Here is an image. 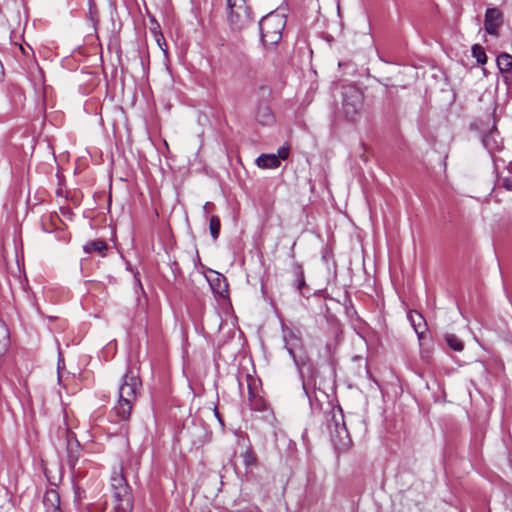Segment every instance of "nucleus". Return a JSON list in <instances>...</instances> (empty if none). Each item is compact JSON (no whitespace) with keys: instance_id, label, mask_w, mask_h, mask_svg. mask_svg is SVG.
Listing matches in <instances>:
<instances>
[{"instance_id":"nucleus-3","label":"nucleus","mask_w":512,"mask_h":512,"mask_svg":"<svg viewBox=\"0 0 512 512\" xmlns=\"http://www.w3.org/2000/svg\"><path fill=\"white\" fill-rule=\"evenodd\" d=\"M364 95L354 85L342 87V112L351 121H355L363 109Z\"/></svg>"},{"instance_id":"nucleus-6","label":"nucleus","mask_w":512,"mask_h":512,"mask_svg":"<svg viewBox=\"0 0 512 512\" xmlns=\"http://www.w3.org/2000/svg\"><path fill=\"white\" fill-rule=\"evenodd\" d=\"M115 500L114 509L116 512H131L133 508V499L128 485H122L113 491Z\"/></svg>"},{"instance_id":"nucleus-15","label":"nucleus","mask_w":512,"mask_h":512,"mask_svg":"<svg viewBox=\"0 0 512 512\" xmlns=\"http://www.w3.org/2000/svg\"><path fill=\"white\" fill-rule=\"evenodd\" d=\"M497 65L502 72H509L512 69V56L507 53L497 57Z\"/></svg>"},{"instance_id":"nucleus-20","label":"nucleus","mask_w":512,"mask_h":512,"mask_svg":"<svg viewBox=\"0 0 512 512\" xmlns=\"http://www.w3.org/2000/svg\"><path fill=\"white\" fill-rule=\"evenodd\" d=\"M151 24H152V26L150 27V30L154 34L158 45L162 48L161 40L164 41V39H163V35L161 34V32L159 30L160 25L154 18L151 19Z\"/></svg>"},{"instance_id":"nucleus-25","label":"nucleus","mask_w":512,"mask_h":512,"mask_svg":"<svg viewBox=\"0 0 512 512\" xmlns=\"http://www.w3.org/2000/svg\"><path fill=\"white\" fill-rule=\"evenodd\" d=\"M214 415H215V417L218 419V421H219L220 423H222V420H221V418H220V414H219V412H218L217 408H214Z\"/></svg>"},{"instance_id":"nucleus-14","label":"nucleus","mask_w":512,"mask_h":512,"mask_svg":"<svg viewBox=\"0 0 512 512\" xmlns=\"http://www.w3.org/2000/svg\"><path fill=\"white\" fill-rule=\"evenodd\" d=\"M10 345V336L8 328L2 322H0V355L4 354Z\"/></svg>"},{"instance_id":"nucleus-26","label":"nucleus","mask_w":512,"mask_h":512,"mask_svg":"<svg viewBox=\"0 0 512 512\" xmlns=\"http://www.w3.org/2000/svg\"><path fill=\"white\" fill-rule=\"evenodd\" d=\"M212 204L210 202H206L203 206V210L205 213H208V208L211 206Z\"/></svg>"},{"instance_id":"nucleus-17","label":"nucleus","mask_w":512,"mask_h":512,"mask_svg":"<svg viewBox=\"0 0 512 512\" xmlns=\"http://www.w3.org/2000/svg\"><path fill=\"white\" fill-rule=\"evenodd\" d=\"M221 223L217 216H212L209 221V230L212 238L216 240L220 234Z\"/></svg>"},{"instance_id":"nucleus-24","label":"nucleus","mask_w":512,"mask_h":512,"mask_svg":"<svg viewBox=\"0 0 512 512\" xmlns=\"http://www.w3.org/2000/svg\"><path fill=\"white\" fill-rule=\"evenodd\" d=\"M276 157H278V160H286L289 156V147L288 146H281L277 150V154H275Z\"/></svg>"},{"instance_id":"nucleus-11","label":"nucleus","mask_w":512,"mask_h":512,"mask_svg":"<svg viewBox=\"0 0 512 512\" xmlns=\"http://www.w3.org/2000/svg\"><path fill=\"white\" fill-rule=\"evenodd\" d=\"M257 165L263 169H275L280 166V160L275 154H262L257 160Z\"/></svg>"},{"instance_id":"nucleus-7","label":"nucleus","mask_w":512,"mask_h":512,"mask_svg":"<svg viewBox=\"0 0 512 512\" xmlns=\"http://www.w3.org/2000/svg\"><path fill=\"white\" fill-rule=\"evenodd\" d=\"M482 143L490 154L502 149V140L496 129H491L488 133L483 135Z\"/></svg>"},{"instance_id":"nucleus-9","label":"nucleus","mask_w":512,"mask_h":512,"mask_svg":"<svg viewBox=\"0 0 512 512\" xmlns=\"http://www.w3.org/2000/svg\"><path fill=\"white\" fill-rule=\"evenodd\" d=\"M331 437L337 450L341 451L348 448L350 439L344 423L341 426L336 423V435H332Z\"/></svg>"},{"instance_id":"nucleus-23","label":"nucleus","mask_w":512,"mask_h":512,"mask_svg":"<svg viewBox=\"0 0 512 512\" xmlns=\"http://www.w3.org/2000/svg\"><path fill=\"white\" fill-rule=\"evenodd\" d=\"M243 462L246 467L256 465L257 460L252 451H245V453L243 454Z\"/></svg>"},{"instance_id":"nucleus-2","label":"nucleus","mask_w":512,"mask_h":512,"mask_svg":"<svg viewBox=\"0 0 512 512\" xmlns=\"http://www.w3.org/2000/svg\"><path fill=\"white\" fill-rule=\"evenodd\" d=\"M286 18L279 12H270L259 22L261 41L266 47L274 46L282 38Z\"/></svg>"},{"instance_id":"nucleus-13","label":"nucleus","mask_w":512,"mask_h":512,"mask_svg":"<svg viewBox=\"0 0 512 512\" xmlns=\"http://www.w3.org/2000/svg\"><path fill=\"white\" fill-rule=\"evenodd\" d=\"M83 249L85 253L88 254L97 252L100 255H104L105 251L107 250V244L103 240H94L86 243Z\"/></svg>"},{"instance_id":"nucleus-10","label":"nucleus","mask_w":512,"mask_h":512,"mask_svg":"<svg viewBox=\"0 0 512 512\" xmlns=\"http://www.w3.org/2000/svg\"><path fill=\"white\" fill-rule=\"evenodd\" d=\"M256 120L261 125H269L273 122L274 116L271 109L266 104H260L256 110Z\"/></svg>"},{"instance_id":"nucleus-12","label":"nucleus","mask_w":512,"mask_h":512,"mask_svg":"<svg viewBox=\"0 0 512 512\" xmlns=\"http://www.w3.org/2000/svg\"><path fill=\"white\" fill-rule=\"evenodd\" d=\"M408 318L418 337L421 338L422 334L426 330V323L424 321L423 316L416 311H412L408 314Z\"/></svg>"},{"instance_id":"nucleus-22","label":"nucleus","mask_w":512,"mask_h":512,"mask_svg":"<svg viewBox=\"0 0 512 512\" xmlns=\"http://www.w3.org/2000/svg\"><path fill=\"white\" fill-rule=\"evenodd\" d=\"M111 485L113 487V490H117L118 487H121L122 485H128L124 476L122 474H115L111 478Z\"/></svg>"},{"instance_id":"nucleus-21","label":"nucleus","mask_w":512,"mask_h":512,"mask_svg":"<svg viewBox=\"0 0 512 512\" xmlns=\"http://www.w3.org/2000/svg\"><path fill=\"white\" fill-rule=\"evenodd\" d=\"M295 274L297 276V289L300 293H302L303 287L306 285V283L304 279V273L300 265L295 266Z\"/></svg>"},{"instance_id":"nucleus-1","label":"nucleus","mask_w":512,"mask_h":512,"mask_svg":"<svg viewBox=\"0 0 512 512\" xmlns=\"http://www.w3.org/2000/svg\"><path fill=\"white\" fill-rule=\"evenodd\" d=\"M140 387L141 381L139 377L128 370L122 377V383L118 390V401L109 413L111 422L121 423L128 421Z\"/></svg>"},{"instance_id":"nucleus-18","label":"nucleus","mask_w":512,"mask_h":512,"mask_svg":"<svg viewBox=\"0 0 512 512\" xmlns=\"http://www.w3.org/2000/svg\"><path fill=\"white\" fill-rule=\"evenodd\" d=\"M472 56L476 59L477 63L479 64L483 65L487 62L486 53L484 49L478 44H475L472 47Z\"/></svg>"},{"instance_id":"nucleus-19","label":"nucleus","mask_w":512,"mask_h":512,"mask_svg":"<svg viewBox=\"0 0 512 512\" xmlns=\"http://www.w3.org/2000/svg\"><path fill=\"white\" fill-rule=\"evenodd\" d=\"M212 289L219 295H223L227 292V283L224 278H221L220 274H217L216 284H211Z\"/></svg>"},{"instance_id":"nucleus-8","label":"nucleus","mask_w":512,"mask_h":512,"mask_svg":"<svg viewBox=\"0 0 512 512\" xmlns=\"http://www.w3.org/2000/svg\"><path fill=\"white\" fill-rule=\"evenodd\" d=\"M46 512H62L60 508V495L55 489L47 490L43 497Z\"/></svg>"},{"instance_id":"nucleus-4","label":"nucleus","mask_w":512,"mask_h":512,"mask_svg":"<svg viewBox=\"0 0 512 512\" xmlns=\"http://www.w3.org/2000/svg\"><path fill=\"white\" fill-rule=\"evenodd\" d=\"M228 19L236 29H242L253 21L252 12L246 0H227Z\"/></svg>"},{"instance_id":"nucleus-5","label":"nucleus","mask_w":512,"mask_h":512,"mask_svg":"<svg viewBox=\"0 0 512 512\" xmlns=\"http://www.w3.org/2000/svg\"><path fill=\"white\" fill-rule=\"evenodd\" d=\"M504 23L503 13L498 8H487L484 15V29L487 34L498 37Z\"/></svg>"},{"instance_id":"nucleus-27","label":"nucleus","mask_w":512,"mask_h":512,"mask_svg":"<svg viewBox=\"0 0 512 512\" xmlns=\"http://www.w3.org/2000/svg\"><path fill=\"white\" fill-rule=\"evenodd\" d=\"M287 350H288V353H289L292 357H294L293 350H292L291 348H287Z\"/></svg>"},{"instance_id":"nucleus-16","label":"nucleus","mask_w":512,"mask_h":512,"mask_svg":"<svg viewBox=\"0 0 512 512\" xmlns=\"http://www.w3.org/2000/svg\"><path fill=\"white\" fill-rule=\"evenodd\" d=\"M445 340L447 345L454 351L460 352L464 348L462 341L454 334H446Z\"/></svg>"}]
</instances>
